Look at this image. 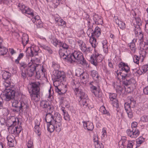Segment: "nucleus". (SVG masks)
Returning <instances> with one entry per match:
<instances>
[{
  "label": "nucleus",
  "instance_id": "1",
  "mask_svg": "<svg viewBox=\"0 0 148 148\" xmlns=\"http://www.w3.org/2000/svg\"><path fill=\"white\" fill-rule=\"evenodd\" d=\"M64 52L62 49L59 51V54L61 58L71 63L77 62L85 68L89 67V65L84 58L81 52L75 50L71 54L67 55L65 54Z\"/></svg>",
  "mask_w": 148,
  "mask_h": 148
},
{
  "label": "nucleus",
  "instance_id": "2",
  "mask_svg": "<svg viewBox=\"0 0 148 148\" xmlns=\"http://www.w3.org/2000/svg\"><path fill=\"white\" fill-rule=\"evenodd\" d=\"M16 91L14 90L7 88L5 89L2 94L3 99L6 101H8L12 99V106L14 108L18 107L20 103L15 99H13L15 97Z\"/></svg>",
  "mask_w": 148,
  "mask_h": 148
},
{
  "label": "nucleus",
  "instance_id": "3",
  "mask_svg": "<svg viewBox=\"0 0 148 148\" xmlns=\"http://www.w3.org/2000/svg\"><path fill=\"white\" fill-rule=\"evenodd\" d=\"M118 66L120 68H121L120 70L121 71L117 73L118 75L120 74L122 77V79L124 80L125 79L126 80L129 79L128 78L131 75L130 68L128 64L127 63L121 62L119 64Z\"/></svg>",
  "mask_w": 148,
  "mask_h": 148
},
{
  "label": "nucleus",
  "instance_id": "4",
  "mask_svg": "<svg viewBox=\"0 0 148 148\" xmlns=\"http://www.w3.org/2000/svg\"><path fill=\"white\" fill-rule=\"evenodd\" d=\"M52 67L55 70V72L54 75L55 77V81L53 82V85L56 84L58 83L59 84L60 80L62 81L64 80V72H61L58 70V65L54 62H52Z\"/></svg>",
  "mask_w": 148,
  "mask_h": 148
},
{
  "label": "nucleus",
  "instance_id": "5",
  "mask_svg": "<svg viewBox=\"0 0 148 148\" xmlns=\"http://www.w3.org/2000/svg\"><path fill=\"white\" fill-rule=\"evenodd\" d=\"M138 124L136 122H134L131 124V128L127 130V135L134 138H136L140 134V132L137 128Z\"/></svg>",
  "mask_w": 148,
  "mask_h": 148
},
{
  "label": "nucleus",
  "instance_id": "6",
  "mask_svg": "<svg viewBox=\"0 0 148 148\" xmlns=\"http://www.w3.org/2000/svg\"><path fill=\"white\" fill-rule=\"evenodd\" d=\"M76 95L79 97L78 99L79 103L81 106H82L84 108L88 107V108H89V99L86 94L83 91Z\"/></svg>",
  "mask_w": 148,
  "mask_h": 148
},
{
  "label": "nucleus",
  "instance_id": "7",
  "mask_svg": "<svg viewBox=\"0 0 148 148\" xmlns=\"http://www.w3.org/2000/svg\"><path fill=\"white\" fill-rule=\"evenodd\" d=\"M116 96L117 95L116 94L110 93L109 95V98L113 106L117 108V115L118 116L120 115L122 116L123 114V111L118 108L119 105L118 103V100L116 99Z\"/></svg>",
  "mask_w": 148,
  "mask_h": 148
},
{
  "label": "nucleus",
  "instance_id": "8",
  "mask_svg": "<svg viewBox=\"0 0 148 148\" xmlns=\"http://www.w3.org/2000/svg\"><path fill=\"white\" fill-rule=\"evenodd\" d=\"M39 66L38 64L34 63H29L28 64V68H27L26 72L29 77H32L36 73L37 75L38 73L36 71V68Z\"/></svg>",
  "mask_w": 148,
  "mask_h": 148
},
{
  "label": "nucleus",
  "instance_id": "9",
  "mask_svg": "<svg viewBox=\"0 0 148 148\" xmlns=\"http://www.w3.org/2000/svg\"><path fill=\"white\" fill-rule=\"evenodd\" d=\"M136 83L135 80L133 78L124 80L123 82V85H124V87L125 91L128 93H130L133 92V89L132 87L131 86L128 87V86L129 85H135Z\"/></svg>",
  "mask_w": 148,
  "mask_h": 148
},
{
  "label": "nucleus",
  "instance_id": "10",
  "mask_svg": "<svg viewBox=\"0 0 148 148\" xmlns=\"http://www.w3.org/2000/svg\"><path fill=\"white\" fill-rule=\"evenodd\" d=\"M19 124V122L18 119L14 117H11L6 121V125L8 127V130L9 132L13 127Z\"/></svg>",
  "mask_w": 148,
  "mask_h": 148
},
{
  "label": "nucleus",
  "instance_id": "11",
  "mask_svg": "<svg viewBox=\"0 0 148 148\" xmlns=\"http://www.w3.org/2000/svg\"><path fill=\"white\" fill-rule=\"evenodd\" d=\"M18 7L19 8V9L23 14L29 15L32 16H34L33 10L28 7L25 6L23 3H19L18 5Z\"/></svg>",
  "mask_w": 148,
  "mask_h": 148
},
{
  "label": "nucleus",
  "instance_id": "12",
  "mask_svg": "<svg viewBox=\"0 0 148 148\" xmlns=\"http://www.w3.org/2000/svg\"><path fill=\"white\" fill-rule=\"evenodd\" d=\"M40 83L36 82L31 83L28 85V88L29 93H37L40 91Z\"/></svg>",
  "mask_w": 148,
  "mask_h": 148
},
{
  "label": "nucleus",
  "instance_id": "13",
  "mask_svg": "<svg viewBox=\"0 0 148 148\" xmlns=\"http://www.w3.org/2000/svg\"><path fill=\"white\" fill-rule=\"evenodd\" d=\"M71 84L76 95L83 91V90L80 89L79 88L80 85L79 83L75 81V79L72 80Z\"/></svg>",
  "mask_w": 148,
  "mask_h": 148
},
{
  "label": "nucleus",
  "instance_id": "14",
  "mask_svg": "<svg viewBox=\"0 0 148 148\" xmlns=\"http://www.w3.org/2000/svg\"><path fill=\"white\" fill-rule=\"evenodd\" d=\"M79 71H77L75 73L76 76L79 77L82 82L84 84H86L88 82L89 75L86 72H82L81 73H78Z\"/></svg>",
  "mask_w": 148,
  "mask_h": 148
},
{
  "label": "nucleus",
  "instance_id": "15",
  "mask_svg": "<svg viewBox=\"0 0 148 148\" xmlns=\"http://www.w3.org/2000/svg\"><path fill=\"white\" fill-rule=\"evenodd\" d=\"M102 58L100 55H95V56H91L90 60L91 63L96 66L97 63L101 62L102 61Z\"/></svg>",
  "mask_w": 148,
  "mask_h": 148
},
{
  "label": "nucleus",
  "instance_id": "16",
  "mask_svg": "<svg viewBox=\"0 0 148 148\" xmlns=\"http://www.w3.org/2000/svg\"><path fill=\"white\" fill-rule=\"evenodd\" d=\"M51 90L50 89L49 90V95L48 97L49 99V101H42L40 102V106L43 108L45 109V110L46 109L50 103H51V102L50 101L52 100V99L53 98V97L50 94Z\"/></svg>",
  "mask_w": 148,
  "mask_h": 148
},
{
  "label": "nucleus",
  "instance_id": "17",
  "mask_svg": "<svg viewBox=\"0 0 148 148\" xmlns=\"http://www.w3.org/2000/svg\"><path fill=\"white\" fill-rule=\"evenodd\" d=\"M83 127L85 130H87L88 131H92L94 128V126L93 123L89 121H83Z\"/></svg>",
  "mask_w": 148,
  "mask_h": 148
},
{
  "label": "nucleus",
  "instance_id": "18",
  "mask_svg": "<svg viewBox=\"0 0 148 148\" xmlns=\"http://www.w3.org/2000/svg\"><path fill=\"white\" fill-rule=\"evenodd\" d=\"M22 130L21 127L19 125V127L18 126H15L13 127L12 129L11 130L10 133L12 134H16L18 135L21 132Z\"/></svg>",
  "mask_w": 148,
  "mask_h": 148
},
{
  "label": "nucleus",
  "instance_id": "19",
  "mask_svg": "<svg viewBox=\"0 0 148 148\" xmlns=\"http://www.w3.org/2000/svg\"><path fill=\"white\" fill-rule=\"evenodd\" d=\"M3 41L2 39L0 36V55H1L5 54L8 51V49L2 45Z\"/></svg>",
  "mask_w": 148,
  "mask_h": 148
},
{
  "label": "nucleus",
  "instance_id": "20",
  "mask_svg": "<svg viewBox=\"0 0 148 148\" xmlns=\"http://www.w3.org/2000/svg\"><path fill=\"white\" fill-rule=\"evenodd\" d=\"M39 93V92H37V93H31L30 97L31 99L35 102L38 101L40 100V98Z\"/></svg>",
  "mask_w": 148,
  "mask_h": 148
},
{
  "label": "nucleus",
  "instance_id": "21",
  "mask_svg": "<svg viewBox=\"0 0 148 148\" xmlns=\"http://www.w3.org/2000/svg\"><path fill=\"white\" fill-rule=\"evenodd\" d=\"M93 19L95 23L97 25L101 24L103 23L101 17L97 14H95L93 17Z\"/></svg>",
  "mask_w": 148,
  "mask_h": 148
},
{
  "label": "nucleus",
  "instance_id": "22",
  "mask_svg": "<svg viewBox=\"0 0 148 148\" xmlns=\"http://www.w3.org/2000/svg\"><path fill=\"white\" fill-rule=\"evenodd\" d=\"M62 118L60 114L58 113L54 112V123H61Z\"/></svg>",
  "mask_w": 148,
  "mask_h": 148
},
{
  "label": "nucleus",
  "instance_id": "23",
  "mask_svg": "<svg viewBox=\"0 0 148 148\" xmlns=\"http://www.w3.org/2000/svg\"><path fill=\"white\" fill-rule=\"evenodd\" d=\"M53 114H46L45 120L47 123H54V116Z\"/></svg>",
  "mask_w": 148,
  "mask_h": 148
},
{
  "label": "nucleus",
  "instance_id": "24",
  "mask_svg": "<svg viewBox=\"0 0 148 148\" xmlns=\"http://www.w3.org/2000/svg\"><path fill=\"white\" fill-rule=\"evenodd\" d=\"M101 30L98 27H95L94 31L91 33V36H95L97 37H98L101 35Z\"/></svg>",
  "mask_w": 148,
  "mask_h": 148
},
{
  "label": "nucleus",
  "instance_id": "25",
  "mask_svg": "<svg viewBox=\"0 0 148 148\" xmlns=\"http://www.w3.org/2000/svg\"><path fill=\"white\" fill-rule=\"evenodd\" d=\"M137 40V39H134L131 42L128 44V45L130 47V49L133 53H135L136 51V48L135 47L134 42H136Z\"/></svg>",
  "mask_w": 148,
  "mask_h": 148
},
{
  "label": "nucleus",
  "instance_id": "26",
  "mask_svg": "<svg viewBox=\"0 0 148 148\" xmlns=\"http://www.w3.org/2000/svg\"><path fill=\"white\" fill-rule=\"evenodd\" d=\"M81 51L85 53H89L91 50V48L90 47H87L85 43L83 44L80 47Z\"/></svg>",
  "mask_w": 148,
  "mask_h": 148
},
{
  "label": "nucleus",
  "instance_id": "27",
  "mask_svg": "<svg viewBox=\"0 0 148 148\" xmlns=\"http://www.w3.org/2000/svg\"><path fill=\"white\" fill-rule=\"evenodd\" d=\"M59 45L60 46V47H62L63 48L62 49H60L59 50V52L60 50L61 49H63L64 51V53H65V54H66V55H67V53L66 50L68 49L69 45L65 43L64 42H61L60 41L59 44Z\"/></svg>",
  "mask_w": 148,
  "mask_h": 148
},
{
  "label": "nucleus",
  "instance_id": "28",
  "mask_svg": "<svg viewBox=\"0 0 148 148\" xmlns=\"http://www.w3.org/2000/svg\"><path fill=\"white\" fill-rule=\"evenodd\" d=\"M47 125V130L50 132H52L55 130V126H56L55 123H48Z\"/></svg>",
  "mask_w": 148,
  "mask_h": 148
},
{
  "label": "nucleus",
  "instance_id": "29",
  "mask_svg": "<svg viewBox=\"0 0 148 148\" xmlns=\"http://www.w3.org/2000/svg\"><path fill=\"white\" fill-rule=\"evenodd\" d=\"M8 144L10 147H13L14 145V143L15 141V138L13 136H8L7 137Z\"/></svg>",
  "mask_w": 148,
  "mask_h": 148
},
{
  "label": "nucleus",
  "instance_id": "30",
  "mask_svg": "<svg viewBox=\"0 0 148 148\" xmlns=\"http://www.w3.org/2000/svg\"><path fill=\"white\" fill-rule=\"evenodd\" d=\"M51 103H50L49 105H48V106L46 108V109L45 110V111L47 112V114H53L54 112V108L53 106L52 105H51Z\"/></svg>",
  "mask_w": 148,
  "mask_h": 148
},
{
  "label": "nucleus",
  "instance_id": "31",
  "mask_svg": "<svg viewBox=\"0 0 148 148\" xmlns=\"http://www.w3.org/2000/svg\"><path fill=\"white\" fill-rule=\"evenodd\" d=\"M89 41L92 47L95 48L97 45V43L96 41V39L93 36H90Z\"/></svg>",
  "mask_w": 148,
  "mask_h": 148
},
{
  "label": "nucleus",
  "instance_id": "32",
  "mask_svg": "<svg viewBox=\"0 0 148 148\" xmlns=\"http://www.w3.org/2000/svg\"><path fill=\"white\" fill-rule=\"evenodd\" d=\"M91 75L94 79L95 81H98L99 76L97 71L94 70L91 71Z\"/></svg>",
  "mask_w": 148,
  "mask_h": 148
},
{
  "label": "nucleus",
  "instance_id": "33",
  "mask_svg": "<svg viewBox=\"0 0 148 148\" xmlns=\"http://www.w3.org/2000/svg\"><path fill=\"white\" fill-rule=\"evenodd\" d=\"M39 45L40 47L47 50L49 53L50 54L52 53L53 51L50 47L42 44H39Z\"/></svg>",
  "mask_w": 148,
  "mask_h": 148
},
{
  "label": "nucleus",
  "instance_id": "34",
  "mask_svg": "<svg viewBox=\"0 0 148 148\" xmlns=\"http://www.w3.org/2000/svg\"><path fill=\"white\" fill-rule=\"evenodd\" d=\"M30 49H32V51H33V54L35 56L39 55V48L38 47H34L32 48H30Z\"/></svg>",
  "mask_w": 148,
  "mask_h": 148
},
{
  "label": "nucleus",
  "instance_id": "35",
  "mask_svg": "<svg viewBox=\"0 0 148 148\" xmlns=\"http://www.w3.org/2000/svg\"><path fill=\"white\" fill-rule=\"evenodd\" d=\"M3 78L5 80H8L10 78L11 74L8 72L4 71L2 75Z\"/></svg>",
  "mask_w": 148,
  "mask_h": 148
},
{
  "label": "nucleus",
  "instance_id": "36",
  "mask_svg": "<svg viewBox=\"0 0 148 148\" xmlns=\"http://www.w3.org/2000/svg\"><path fill=\"white\" fill-rule=\"evenodd\" d=\"M27 106L23 102L21 101L20 102L19 106L18 108L20 112H22L23 110L26 108Z\"/></svg>",
  "mask_w": 148,
  "mask_h": 148
},
{
  "label": "nucleus",
  "instance_id": "37",
  "mask_svg": "<svg viewBox=\"0 0 148 148\" xmlns=\"http://www.w3.org/2000/svg\"><path fill=\"white\" fill-rule=\"evenodd\" d=\"M147 50V49H146L141 47L140 51H139V53L140 56L143 58L145 57L147 54L146 51Z\"/></svg>",
  "mask_w": 148,
  "mask_h": 148
},
{
  "label": "nucleus",
  "instance_id": "38",
  "mask_svg": "<svg viewBox=\"0 0 148 148\" xmlns=\"http://www.w3.org/2000/svg\"><path fill=\"white\" fill-rule=\"evenodd\" d=\"M100 111L103 114H106V116L108 117L110 116V114L108 111L106 110L104 106H102L100 108Z\"/></svg>",
  "mask_w": 148,
  "mask_h": 148
},
{
  "label": "nucleus",
  "instance_id": "39",
  "mask_svg": "<svg viewBox=\"0 0 148 148\" xmlns=\"http://www.w3.org/2000/svg\"><path fill=\"white\" fill-rule=\"evenodd\" d=\"M139 34L138 36L139 40L140 41L139 43L141 45V46H142V45H143V34L142 33V32H139Z\"/></svg>",
  "mask_w": 148,
  "mask_h": 148
},
{
  "label": "nucleus",
  "instance_id": "40",
  "mask_svg": "<svg viewBox=\"0 0 148 148\" xmlns=\"http://www.w3.org/2000/svg\"><path fill=\"white\" fill-rule=\"evenodd\" d=\"M107 42V41L106 40H104L102 42L104 52L106 53H108V46L106 44Z\"/></svg>",
  "mask_w": 148,
  "mask_h": 148
},
{
  "label": "nucleus",
  "instance_id": "41",
  "mask_svg": "<svg viewBox=\"0 0 148 148\" xmlns=\"http://www.w3.org/2000/svg\"><path fill=\"white\" fill-rule=\"evenodd\" d=\"M34 129L35 132L38 136H40L41 135V129L40 126H35Z\"/></svg>",
  "mask_w": 148,
  "mask_h": 148
},
{
  "label": "nucleus",
  "instance_id": "42",
  "mask_svg": "<svg viewBox=\"0 0 148 148\" xmlns=\"http://www.w3.org/2000/svg\"><path fill=\"white\" fill-rule=\"evenodd\" d=\"M56 126H55V130L56 132H60L62 128V124L61 123H55Z\"/></svg>",
  "mask_w": 148,
  "mask_h": 148
},
{
  "label": "nucleus",
  "instance_id": "43",
  "mask_svg": "<svg viewBox=\"0 0 148 148\" xmlns=\"http://www.w3.org/2000/svg\"><path fill=\"white\" fill-rule=\"evenodd\" d=\"M144 139L143 137L141 136L139 137L136 140V143L137 146H139L143 142H144Z\"/></svg>",
  "mask_w": 148,
  "mask_h": 148
},
{
  "label": "nucleus",
  "instance_id": "44",
  "mask_svg": "<svg viewBox=\"0 0 148 148\" xmlns=\"http://www.w3.org/2000/svg\"><path fill=\"white\" fill-rule=\"evenodd\" d=\"M126 138L123 137L119 142V144L123 146L124 148L125 147V142L126 141Z\"/></svg>",
  "mask_w": 148,
  "mask_h": 148
},
{
  "label": "nucleus",
  "instance_id": "45",
  "mask_svg": "<svg viewBox=\"0 0 148 148\" xmlns=\"http://www.w3.org/2000/svg\"><path fill=\"white\" fill-rule=\"evenodd\" d=\"M131 108H134L135 107L136 102L133 98H131L129 101L128 102Z\"/></svg>",
  "mask_w": 148,
  "mask_h": 148
},
{
  "label": "nucleus",
  "instance_id": "46",
  "mask_svg": "<svg viewBox=\"0 0 148 148\" xmlns=\"http://www.w3.org/2000/svg\"><path fill=\"white\" fill-rule=\"evenodd\" d=\"M124 108L126 112L128 111H131V108L129 105V103L127 102H126L124 104Z\"/></svg>",
  "mask_w": 148,
  "mask_h": 148
},
{
  "label": "nucleus",
  "instance_id": "47",
  "mask_svg": "<svg viewBox=\"0 0 148 148\" xmlns=\"http://www.w3.org/2000/svg\"><path fill=\"white\" fill-rule=\"evenodd\" d=\"M31 61L32 62L31 63H34L36 64H39H39L40 62V59L38 57L35 58L33 60L31 59Z\"/></svg>",
  "mask_w": 148,
  "mask_h": 148
},
{
  "label": "nucleus",
  "instance_id": "48",
  "mask_svg": "<svg viewBox=\"0 0 148 148\" xmlns=\"http://www.w3.org/2000/svg\"><path fill=\"white\" fill-rule=\"evenodd\" d=\"M134 140L129 141L127 146V148H133L134 145Z\"/></svg>",
  "mask_w": 148,
  "mask_h": 148
},
{
  "label": "nucleus",
  "instance_id": "49",
  "mask_svg": "<svg viewBox=\"0 0 148 148\" xmlns=\"http://www.w3.org/2000/svg\"><path fill=\"white\" fill-rule=\"evenodd\" d=\"M141 47L145 48L146 49H148V38H146L145 41L144 42L143 45H142V46Z\"/></svg>",
  "mask_w": 148,
  "mask_h": 148
},
{
  "label": "nucleus",
  "instance_id": "50",
  "mask_svg": "<svg viewBox=\"0 0 148 148\" xmlns=\"http://www.w3.org/2000/svg\"><path fill=\"white\" fill-rule=\"evenodd\" d=\"M140 58L138 56L136 55H135L133 57L134 62L136 64H138Z\"/></svg>",
  "mask_w": 148,
  "mask_h": 148
},
{
  "label": "nucleus",
  "instance_id": "51",
  "mask_svg": "<svg viewBox=\"0 0 148 148\" xmlns=\"http://www.w3.org/2000/svg\"><path fill=\"white\" fill-rule=\"evenodd\" d=\"M92 92L94 93L95 96H96V92H97V88L95 86L92 85L90 87Z\"/></svg>",
  "mask_w": 148,
  "mask_h": 148
},
{
  "label": "nucleus",
  "instance_id": "52",
  "mask_svg": "<svg viewBox=\"0 0 148 148\" xmlns=\"http://www.w3.org/2000/svg\"><path fill=\"white\" fill-rule=\"evenodd\" d=\"M28 39V36L27 34L25 33L23 34L22 37V42H25L26 40Z\"/></svg>",
  "mask_w": 148,
  "mask_h": 148
},
{
  "label": "nucleus",
  "instance_id": "53",
  "mask_svg": "<svg viewBox=\"0 0 148 148\" xmlns=\"http://www.w3.org/2000/svg\"><path fill=\"white\" fill-rule=\"evenodd\" d=\"M137 25L139 27L140 26L142 25V21L140 18L139 17L135 18Z\"/></svg>",
  "mask_w": 148,
  "mask_h": 148
},
{
  "label": "nucleus",
  "instance_id": "54",
  "mask_svg": "<svg viewBox=\"0 0 148 148\" xmlns=\"http://www.w3.org/2000/svg\"><path fill=\"white\" fill-rule=\"evenodd\" d=\"M60 41L56 38H54L52 40L51 42L56 47L58 45H59Z\"/></svg>",
  "mask_w": 148,
  "mask_h": 148
},
{
  "label": "nucleus",
  "instance_id": "55",
  "mask_svg": "<svg viewBox=\"0 0 148 148\" xmlns=\"http://www.w3.org/2000/svg\"><path fill=\"white\" fill-rule=\"evenodd\" d=\"M141 120L143 122H146L148 121V115H143L140 118Z\"/></svg>",
  "mask_w": 148,
  "mask_h": 148
},
{
  "label": "nucleus",
  "instance_id": "56",
  "mask_svg": "<svg viewBox=\"0 0 148 148\" xmlns=\"http://www.w3.org/2000/svg\"><path fill=\"white\" fill-rule=\"evenodd\" d=\"M93 141L94 143V145L96 146L99 143L98 138L97 136H94L93 137Z\"/></svg>",
  "mask_w": 148,
  "mask_h": 148
},
{
  "label": "nucleus",
  "instance_id": "57",
  "mask_svg": "<svg viewBox=\"0 0 148 148\" xmlns=\"http://www.w3.org/2000/svg\"><path fill=\"white\" fill-rule=\"evenodd\" d=\"M142 70L143 71L142 72L145 73L146 72L148 71V65L146 64L142 66Z\"/></svg>",
  "mask_w": 148,
  "mask_h": 148
},
{
  "label": "nucleus",
  "instance_id": "58",
  "mask_svg": "<svg viewBox=\"0 0 148 148\" xmlns=\"http://www.w3.org/2000/svg\"><path fill=\"white\" fill-rule=\"evenodd\" d=\"M27 145L28 148H33L32 141L31 140H29L27 143Z\"/></svg>",
  "mask_w": 148,
  "mask_h": 148
},
{
  "label": "nucleus",
  "instance_id": "59",
  "mask_svg": "<svg viewBox=\"0 0 148 148\" xmlns=\"http://www.w3.org/2000/svg\"><path fill=\"white\" fill-rule=\"evenodd\" d=\"M118 26L121 29H124L125 27V23L121 21L118 25Z\"/></svg>",
  "mask_w": 148,
  "mask_h": 148
},
{
  "label": "nucleus",
  "instance_id": "60",
  "mask_svg": "<svg viewBox=\"0 0 148 148\" xmlns=\"http://www.w3.org/2000/svg\"><path fill=\"white\" fill-rule=\"evenodd\" d=\"M27 75L26 71H21V77L24 79H25L27 77Z\"/></svg>",
  "mask_w": 148,
  "mask_h": 148
},
{
  "label": "nucleus",
  "instance_id": "61",
  "mask_svg": "<svg viewBox=\"0 0 148 148\" xmlns=\"http://www.w3.org/2000/svg\"><path fill=\"white\" fill-rule=\"evenodd\" d=\"M123 90V87L120 86H117L116 88V92L119 91H120L121 92H122Z\"/></svg>",
  "mask_w": 148,
  "mask_h": 148
},
{
  "label": "nucleus",
  "instance_id": "62",
  "mask_svg": "<svg viewBox=\"0 0 148 148\" xmlns=\"http://www.w3.org/2000/svg\"><path fill=\"white\" fill-rule=\"evenodd\" d=\"M64 119L66 120L69 121L70 120V117L68 113H65L64 114Z\"/></svg>",
  "mask_w": 148,
  "mask_h": 148
},
{
  "label": "nucleus",
  "instance_id": "63",
  "mask_svg": "<svg viewBox=\"0 0 148 148\" xmlns=\"http://www.w3.org/2000/svg\"><path fill=\"white\" fill-rule=\"evenodd\" d=\"M40 19V17L39 16H35L34 18H32V21L34 23Z\"/></svg>",
  "mask_w": 148,
  "mask_h": 148
},
{
  "label": "nucleus",
  "instance_id": "64",
  "mask_svg": "<svg viewBox=\"0 0 148 148\" xmlns=\"http://www.w3.org/2000/svg\"><path fill=\"white\" fill-rule=\"evenodd\" d=\"M126 112L128 115V117L130 119H131L133 117V115L131 110V111H129Z\"/></svg>",
  "mask_w": 148,
  "mask_h": 148
}]
</instances>
